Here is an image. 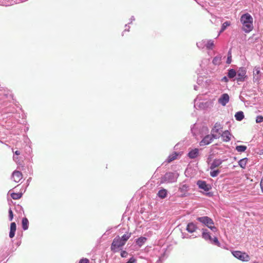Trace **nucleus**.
I'll return each instance as SVG.
<instances>
[{"label":"nucleus","mask_w":263,"mask_h":263,"mask_svg":"<svg viewBox=\"0 0 263 263\" xmlns=\"http://www.w3.org/2000/svg\"><path fill=\"white\" fill-rule=\"evenodd\" d=\"M220 135L223 142H227L230 141L231 134L228 130L224 131Z\"/></svg>","instance_id":"13"},{"label":"nucleus","mask_w":263,"mask_h":263,"mask_svg":"<svg viewBox=\"0 0 263 263\" xmlns=\"http://www.w3.org/2000/svg\"><path fill=\"white\" fill-rule=\"evenodd\" d=\"M166 195L167 191L165 189L160 190L158 193V196L162 199L165 198Z\"/></svg>","instance_id":"20"},{"label":"nucleus","mask_w":263,"mask_h":263,"mask_svg":"<svg viewBox=\"0 0 263 263\" xmlns=\"http://www.w3.org/2000/svg\"><path fill=\"white\" fill-rule=\"evenodd\" d=\"M146 238L144 237H140L136 240V243L139 247L142 246L146 241Z\"/></svg>","instance_id":"21"},{"label":"nucleus","mask_w":263,"mask_h":263,"mask_svg":"<svg viewBox=\"0 0 263 263\" xmlns=\"http://www.w3.org/2000/svg\"><path fill=\"white\" fill-rule=\"evenodd\" d=\"M9 218L10 221H12L13 218V214L12 210L10 209L9 210Z\"/></svg>","instance_id":"36"},{"label":"nucleus","mask_w":263,"mask_h":263,"mask_svg":"<svg viewBox=\"0 0 263 263\" xmlns=\"http://www.w3.org/2000/svg\"><path fill=\"white\" fill-rule=\"evenodd\" d=\"M221 81L226 83H227L229 81L228 78L226 76L222 78Z\"/></svg>","instance_id":"39"},{"label":"nucleus","mask_w":263,"mask_h":263,"mask_svg":"<svg viewBox=\"0 0 263 263\" xmlns=\"http://www.w3.org/2000/svg\"><path fill=\"white\" fill-rule=\"evenodd\" d=\"M196 226L193 222L189 223L186 227V230L190 233L194 232L197 229Z\"/></svg>","instance_id":"17"},{"label":"nucleus","mask_w":263,"mask_h":263,"mask_svg":"<svg viewBox=\"0 0 263 263\" xmlns=\"http://www.w3.org/2000/svg\"><path fill=\"white\" fill-rule=\"evenodd\" d=\"M175 180L174 173H167L162 178L161 183L173 182L175 181Z\"/></svg>","instance_id":"8"},{"label":"nucleus","mask_w":263,"mask_h":263,"mask_svg":"<svg viewBox=\"0 0 263 263\" xmlns=\"http://www.w3.org/2000/svg\"><path fill=\"white\" fill-rule=\"evenodd\" d=\"M253 81L254 82H258L261 78V73L259 67H255L253 69Z\"/></svg>","instance_id":"9"},{"label":"nucleus","mask_w":263,"mask_h":263,"mask_svg":"<svg viewBox=\"0 0 263 263\" xmlns=\"http://www.w3.org/2000/svg\"><path fill=\"white\" fill-rule=\"evenodd\" d=\"M219 173H220V171L219 170H213L212 171H211L210 175L213 177H215L217 176Z\"/></svg>","instance_id":"33"},{"label":"nucleus","mask_w":263,"mask_h":263,"mask_svg":"<svg viewBox=\"0 0 263 263\" xmlns=\"http://www.w3.org/2000/svg\"><path fill=\"white\" fill-rule=\"evenodd\" d=\"M189 186L186 184H183L181 185L179 189V190L183 194H184L188 190Z\"/></svg>","instance_id":"26"},{"label":"nucleus","mask_w":263,"mask_h":263,"mask_svg":"<svg viewBox=\"0 0 263 263\" xmlns=\"http://www.w3.org/2000/svg\"><path fill=\"white\" fill-rule=\"evenodd\" d=\"M29 221L28 219L24 217L22 219V228L23 230H26L28 229Z\"/></svg>","instance_id":"19"},{"label":"nucleus","mask_w":263,"mask_h":263,"mask_svg":"<svg viewBox=\"0 0 263 263\" xmlns=\"http://www.w3.org/2000/svg\"><path fill=\"white\" fill-rule=\"evenodd\" d=\"M236 149L238 152H243L247 149V146L245 145H238L236 147Z\"/></svg>","instance_id":"27"},{"label":"nucleus","mask_w":263,"mask_h":263,"mask_svg":"<svg viewBox=\"0 0 263 263\" xmlns=\"http://www.w3.org/2000/svg\"><path fill=\"white\" fill-rule=\"evenodd\" d=\"M235 117L237 121H241L244 118V115L242 111H238L236 113Z\"/></svg>","instance_id":"23"},{"label":"nucleus","mask_w":263,"mask_h":263,"mask_svg":"<svg viewBox=\"0 0 263 263\" xmlns=\"http://www.w3.org/2000/svg\"><path fill=\"white\" fill-rule=\"evenodd\" d=\"M223 128L222 125L219 122H216L211 130L212 134H217L218 138L221 135V132Z\"/></svg>","instance_id":"7"},{"label":"nucleus","mask_w":263,"mask_h":263,"mask_svg":"<svg viewBox=\"0 0 263 263\" xmlns=\"http://www.w3.org/2000/svg\"><path fill=\"white\" fill-rule=\"evenodd\" d=\"M218 136L217 134H211L205 136L203 139L200 142V146L207 145L213 141L214 139H217Z\"/></svg>","instance_id":"5"},{"label":"nucleus","mask_w":263,"mask_h":263,"mask_svg":"<svg viewBox=\"0 0 263 263\" xmlns=\"http://www.w3.org/2000/svg\"><path fill=\"white\" fill-rule=\"evenodd\" d=\"M178 156V154L176 153H173L172 155H170L168 158V162H170L177 158Z\"/></svg>","instance_id":"28"},{"label":"nucleus","mask_w":263,"mask_h":263,"mask_svg":"<svg viewBox=\"0 0 263 263\" xmlns=\"http://www.w3.org/2000/svg\"><path fill=\"white\" fill-rule=\"evenodd\" d=\"M260 186L261 192L263 193V178L261 180V181L260 183Z\"/></svg>","instance_id":"40"},{"label":"nucleus","mask_w":263,"mask_h":263,"mask_svg":"<svg viewBox=\"0 0 263 263\" xmlns=\"http://www.w3.org/2000/svg\"><path fill=\"white\" fill-rule=\"evenodd\" d=\"M231 62H232V55H231V52L229 51L228 53V57L227 60V63L229 64L231 63Z\"/></svg>","instance_id":"34"},{"label":"nucleus","mask_w":263,"mask_h":263,"mask_svg":"<svg viewBox=\"0 0 263 263\" xmlns=\"http://www.w3.org/2000/svg\"><path fill=\"white\" fill-rule=\"evenodd\" d=\"M228 76L230 79H233L236 76V71L233 69H229L228 72Z\"/></svg>","instance_id":"24"},{"label":"nucleus","mask_w":263,"mask_h":263,"mask_svg":"<svg viewBox=\"0 0 263 263\" xmlns=\"http://www.w3.org/2000/svg\"><path fill=\"white\" fill-rule=\"evenodd\" d=\"M232 254L235 257L242 261H248L250 259V256L246 252L235 251L232 252Z\"/></svg>","instance_id":"4"},{"label":"nucleus","mask_w":263,"mask_h":263,"mask_svg":"<svg viewBox=\"0 0 263 263\" xmlns=\"http://www.w3.org/2000/svg\"><path fill=\"white\" fill-rule=\"evenodd\" d=\"M16 230V226L15 222H12L10 224V231L9 232V237L13 238L15 235V233Z\"/></svg>","instance_id":"14"},{"label":"nucleus","mask_w":263,"mask_h":263,"mask_svg":"<svg viewBox=\"0 0 263 263\" xmlns=\"http://www.w3.org/2000/svg\"><path fill=\"white\" fill-rule=\"evenodd\" d=\"M210 241L211 243L216 245L218 247L220 246V242H219L218 238L216 237H215L213 238H212V240Z\"/></svg>","instance_id":"30"},{"label":"nucleus","mask_w":263,"mask_h":263,"mask_svg":"<svg viewBox=\"0 0 263 263\" xmlns=\"http://www.w3.org/2000/svg\"><path fill=\"white\" fill-rule=\"evenodd\" d=\"M214 42H213V41H212L211 40L209 41L208 42L207 44H206V47L209 49H212L214 47Z\"/></svg>","instance_id":"32"},{"label":"nucleus","mask_w":263,"mask_h":263,"mask_svg":"<svg viewBox=\"0 0 263 263\" xmlns=\"http://www.w3.org/2000/svg\"><path fill=\"white\" fill-rule=\"evenodd\" d=\"M12 178L15 182H19L23 178V175L21 172L15 171L12 173Z\"/></svg>","instance_id":"11"},{"label":"nucleus","mask_w":263,"mask_h":263,"mask_svg":"<svg viewBox=\"0 0 263 263\" xmlns=\"http://www.w3.org/2000/svg\"><path fill=\"white\" fill-rule=\"evenodd\" d=\"M222 160L220 159H215L212 163L210 166V170H213L215 168L219 166L222 163Z\"/></svg>","instance_id":"15"},{"label":"nucleus","mask_w":263,"mask_h":263,"mask_svg":"<svg viewBox=\"0 0 263 263\" xmlns=\"http://www.w3.org/2000/svg\"><path fill=\"white\" fill-rule=\"evenodd\" d=\"M22 193H12L11 194V197L14 200H17L18 199H20L22 196Z\"/></svg>","instance_id":"25"},{"label":"nucleus","mask_w":263,"mask_h":263,"mask_svg":"<svg viewBox=\"0 0 263 263\" xmlns=\"http://www.w3.org/2000/svg\"><path fill=\"white\" fill-rule=\"evenodd\" d=\"M15 154L16 155H19L20 154V152L18 151H16L14 152Z\"/></svg>","instance_id":"41"},{"label":"nucleus","mask_w":263,"mask_h":263,"mask_svg":"<svg viewBox=\"0 0 263 263\" xmlns=\"http://www.w3.org/2000/svg\"><path fill=\"white\" fill-rule=\"evenodd\" d=\"M79 263H89V260L87 258H82L81 259Z\"/></svg>","instance_id":"38"},{"label":"nucleus","mask_w":263,"mask_h":263,"mask_svg":"<svg viewBox=\"0 0 263 263\" xmlns=\"http://www.w3.org/2000/svg\"><path fill=\"white\" fill-rule=\"evenodd\" d=\"M240 22L242 25V29L246 33H249L253 29V19L252 16L248 13L241 15Z\"/></svg>","instance_id":"2"},{"label":"nucleus","mask_w":263,"mask_h":263,"mask_svg":"<svg viewBox=\"0 0 263 263\" xmlns=\"http://www.w3.org/2000/svg\"><path fill=\"white\" fill-rule=\"evenodd\" d=\"M197 220L210 228L212 231H217V229L214 226L213 220L208 216L198 217Z\"/></svg>","instance_id":"3"},{"label":"nucleus","mask_w":263,"mask_h":263,"mask_svg":"<svg viewBox=\"0 0 263 263\" xmlns=\"http://www.w3.org/2000/svg\"><path fill=\"white\" fill-rule=\"evenodd\" d=\"M230 25V23L229 22H224L221 27V29L220 30V33L222 32L227 27L229 26Z\"/></svg>","instance_id":"31"},{"label":"nucleus","mask_w":263,"mask_h":263,"mask_svg":"<svg viewBox=\"0 0 263 263\" xmlns=\"http://www.w3.org/2000/svg\"><path fill=\"white\" fill-rule=\"evenodd\" d=\"M248 161L247 158L241 159L238 162L239 165L242 168H245L246 166V164Z\"/></svg>","instance_id":"22"},{"label":"nucleus","mask_w":263,"mask_h":263,"mask_svg":"<svg viewBox=\"0 0 263 263\" xmlns=\"http://www.w3.org/2000/svg\"><path fill=\"white\" fill-rule=\"evenodd\" d=\"M198 155L199 150L197 148L193 149L188 153V156L191 159H194L196 158L198 156Z\"/></svg>","instance_id":"16"},{"label":"nucleus","mask_w":263,"mask_h":263,"mask_svg":"<svg viewBox=\"0 0 263 263\" xmlns=\"http://www.w3.org/2000/svg\"><path fill=\"white\" fill-rule=\"evenodd\" d=\"M130 236L131 233H126L121 237L119 236L116 237L111 245V251L114 253L119 251V249L125 245Z\"/></svg>","instance_id":"1"},{"label":"nucleus","mask_w":263,"mask_h":263,"mask_svg":"<svg viewBox=\"0 0 263 263\" xmlns=\"http://www.w3.org/2000/svg\"><path fill=\"white\" fill-rule=\"evenodd\" d=\"M253 263H258V262H257V261H254V262H253Z\"/></svg>","instance_id":"42"},{"label":"nucleus","mask_w":263,"mask_h":263,"mask_svg":"<svg viewBox=\"0 0 263 263\" xmlns=\"http://www.w3.org/2000/svg\"><path fill=\"white\" fill-rule=\"evenodd\" d=\"M202 236L205 240H212V237L206 230H203Z\"/></svg>","instance_id":"18"},{"label":"nucleus","mask_w":263,"mask_h":263,"mask_svg":"<svg viewBox=\"0 0 263 263\" xmlns=\"http://www.w3.org/2000/svg\"><path fill=\"white\" fill-rule=\"evenodd\" d=\"M229 101V96L227 93L223 94L219 99L218 102L223 106H225Z\"/></svg>","instance_id":"12"},{"label":"nucleus","mask_w":263,"mask_h":263,"mask_svg":"<svg viewBox=\"0 0 263 263\" xmlns=\"http://www.w3.org/2000/svg\"><path fill=\"white\" fill-rule=\"evenodd\" d=\"M198 187L204 191H209L211 189V186L208 184L205 181L202 180H198L197 182Z\"/></svg>","instance_id":"10"},{"label":"nucleus","mask_w":263,"mask_h":263,"mask_svg":"<svg viewBox=\"0 0 263 263\" xmlns=\"http://www.w3.org/2000/svg\"><path fill=\"white\" fill-rule=\"evenodd\" d=\"M256 123H261L263 122V116H258L256 118Z\"/></svg>","instance_id":"35"},{"label":"nucleus","mask_w":263,"mask_h":263,"mask_svg":"<svg viewBox=\"0 0 263 263\" xmlns=\"http://www.w3.org/2000/svg\"><path fill=\"white\" fill-rule=\"evenodd\" d=\"M128 253L126 251H122L121 252V256L123 258H125L127 256Z\"/></svg>","instance_id":"37"},{"label":"nucleus","mask_w":263,"mask_h":263,"mask_svg":"<svg viewBox=\"0 0 263 263\" xmlns=\"http://www.w3.org/2000/svg\"><path fill=\"white\" fill-rule=\"evenodd\" d=\"M221 61V57H216L213 60V63L214 65H219Z\"/></svg>","instance_id":"29"},{"label":"nucleus","mask_w":263,"mask_h":263,"mask_svg":"<svg viewBox=\"0 0 263 263\" xmlns=\"http://www.w3.org/2000/svg\"><path fill=\"white\" fill-rule=\"evenodd\" d=\"M236 80L237 82H243L247 77L246 70L245 68H240L236 72Z\"/></svg>","instance_id":"6"}]
</instances>
